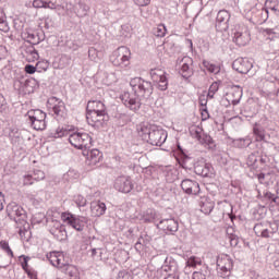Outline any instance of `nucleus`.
<instances>
[{
  "mask_svg": "<svg viewBox=\"0 0 279 279\" xmlns=\"http://www.w3.org/2000/svg\"><path fill=\"white\" fill-rule=\"evenodd\" d=\"M130 86L133 93L124 92L120 96V99L125 108L132 112H138L143 106V101H147L154 95V85L149 81L134 77L130 81Z\"/></svg>",
  "mask_w": 279,
  "mask_h": 279,
  "instance_id": "nucleus-1",
  "label": "nucleus"
},
{
  "mask_svg": "<svg viewBox=\"0 0 279 279\" xmlns=\"http://www.w3.org/2000/svg\"><path fill=\"white\" fill-rule=\"evenodd\" d=\"M69 136V143L75 149H90L93 144V137L88 133L74 132L64 128H58L54 132L50 133V138H64Z\"/></svg>",
  "mask_w": 279,
  "mask_h": 279,
  "instance_id": "nucleus-2",
  "label": "nucleus"
},
{
  "mask_svg": "<svg viewBox=\"0 0 279 279\" xmlns=\"http://www.w3.org/2000/svg\"><path fill=\"white\" fill-rule=\"evenodd\" d=\"M177 160L183 169L194 168V173H196V175H201L202 178H210V175H213V166L210 163H207L204 159L195 162L193 157L186 155L180 146Z\"/></svg>",
  "mask_w": 279,
  "mask_h": 279,
  "instance_id": "nucleus-3",
  "label": "nucleus"
},
{
  "mask_svg": "<svg viewBox=\"0 0 279 279\" xmlns=\"http://www.w3.org/2000/svg\"><path fill=\"white\" fill-rule=\"evenodd\" d=\"M137 132L138 136H141L143 141H147V143L155 147H162L167 142V131L160 126L143 124L137 128Z\"/></svg>",
  "mask_w": 279,
  "mask_h": 279,
  "instance_id": "nucleus-4",
  "label": "nucleus"
},
{
  "mask_svg": "<svg viewBox=\"0 0 279 279\" xmlns=\"http://www.w3.org/2000/svg\"><path fill=\"white\" fill-rule=\"evenodd\" d=\"M113 66H119L120 69H128L130 65V60H132V51L130 48L122 46L119 47L110 58Z\"/></svg>",
  "mask_w": 279,
  "mask_h": 279,
  "instance_id": "nucleus-5",
  "label": "nucleus"
},
{
  "mask_svg": "<svg viewBox=\"0 0 279 279\" xmlns=\"http://www.w3.org/2000/svg\"><path fill=\"white\" fill-rule=\"evenodd\" d=\"M26 117H28V123L33 130H36L37 132L46 130L47 129V113H45L40 109H33L29 110L26 113Z\"/></svg>",
  "mask_w": 279,
  "mask_h": 279,
  "instance_id": "nucleus-6",
  "label": "nucleus"
},
{
  "mask_svg": "<svg viewBox=\"0 0 279 279\" xmlns=\"http://www.w3.org/2000/svg\"><path fill=\"white\" fill-rule=\"evenodd\" d=\"M233 268L234 262L230 255L221 254L217 257V272L220 278H230Z\"/></svg>",
  "mask_w": 279,
  "mask_h": 279,
  "instance_id": "nucleus-7",
  "label": "nucleus"
},
{
  "mask_svg": "<svg viewBox=\"0 0 279 279\" xmlns=\"http://www.w3.org/2000/svg\"><path fill=\"white\" fill-rule=\"evenodd\" d=\"M7 214L10 219H13L17 226H25L27 223V213L23 207L16 203H10L7 206Z\"/></svg>",
  "mask_w": 279,
  "mask_h": 279,
  "instance_id": "nucleus-8",
  "label": "nucleus"
},
{
  "mask_svg": "<svg viewBox=\"0 0 279 279\" xmlns=\"http://www.w3.org/2000/svg\"><path fill=\"white\" fill-rule=\"evenodd\" d=\"M61 219L70 226V228H73V230H76V232H84V228H86V223H88V218L84 216H77L70 213H63L61 215Z\"/></svg>",
  "mask_w": 279,
  "mask_h": 279,
  "instance_id": "nucleus-9",
  "label": "nucleus"
},
{
  "mask_svg": "<svg viewBox=\"0 0 279 279\" xmlns=\"http://www.w3.org/2000/svg\"><path fill=\"white\" fill-rule=\"evenodd\" d=\"M86 120H87V123L93 128H97V129L104 128V125L108 123V111L98 112V113L87 112Z\"/></svg>",
  "mask_w": 279,
  "mask_h": 279,
  "instance_id": "nucleus-10",
  "label": "nucleus"
},
{
  "mask_svg": "<svg viewBox=\"0 0 279 279\" xmlns=\"http://www.w3.org/2000/svg\"><path fill=\"white\" fill-rule=\"evenodd\" d=\"M161 269L166 272L170 271V274L165 277V279H180V275L178 274V262L173 259V257H166Z\"/></svg>",
  "mask_w": 279,
  "mask_h": 279,
  "instance_id": "nucleus-11",
  "label": "nucleus"
},
{
  "mask_svg": "<svg viewBox=\"0 0 279 279\" xmlns=\"http://www.w3.org/2000/svg\"><path fill=\"white\" fill-rule=\"evenodd\" d=\"M179 73L184 80L193 77V59L191 57H183L179 63Z\"/></svg>",
  "mask_w": 279,
  "mask_h": 279,
  "instance_id": "nucleus-12",
  "label": "nucleus"
},
{
  "mask_svg": "<svg viewBox=\"0 0 279 279\" xmlns=\"http://www.w3.org/2000/svg\"><path fill=\"white\" fill-rule=\"evenodd\" d=\"M230 12L228 10H220L216 17L217 32H228L230 27Z\"/></svg>",
  "mask_w": 279,
  "mask_h": 279,
  "instance_id": "nucleus-13",
  "label": "nucleus"
},
{
  "mask_svg": "<svg viewBox=\"0 0 279 279\" xmlns=\"http://www.w3.org/2000/svg\"><path fill=\"white\" fill-rule=\"evenodd\" d=\"M48 104L49 106H52V112L56 117H59L60 119H64V117H66V106L60 98L51 97L48 99Z\"/></svg>",
  "mask_w": 279,
  "mask_h": 279,
  "instance_id": "nucleus-14",
  "label": "nucleus"
},
{
  "mask_svg": "<svg viewBox=\"0 0 279 279\" xmlns=\"http://www.w3.org/2000/svg\"><path fill=\"white\" fill-rule=\"evenodd\" d=\"M114 189L120 193H131L134 189V183L130 177H119L116 179Z\"/></svg>",
  "mask_w": 279,
  "mask_h": 279,
  "instance_id": "nucleus-15",
  "label": "nucleus"
},
{
  "mask_svg": "<svg viewBox=\"0 0 279 279\" xmlns=\"http://www.w3.org/2000/svg\"><path fill=\"white\" fill-rule=\"evenodd\" d=\"M252 66H254V64L245 58H238L232 63L234 71L242 75L250 73V71H252Z\"/></svg>",
  "mask_w": 279,
  "mask_h": 279,
  "instance_id": "nucleus-16",
  "label": "nucleus"
},
{
  "mask_svg": "<svg viewBox=\"0 0 279 279\" xmlns=\"http://www.w3.org/2000/svg\"><path fill=\"white\" fill-rule=\"evenodd\" d=\"M233 43H235L238 47H245V45L250 43V32L246 27L239 28L233 33Z\"/></svg>",
  "mask_w": 279,
  "mask_h": 279,
  "instance_id": "nucleus-17",
  "label": "nucleus"
},
{
  "mask_svg": "<svg viewBox=\"0 0 279 279\" xmlns=\"http://www.w3.org/2000/svg\"><path fill=\"white\" fill-rule=\"evenodd\" d=\"M243 97V88L239 85H233L229 93H227V101L232 106H239Z\"/></svg>",
  "mask_w": 279,
  "mask_h": 279,
  "instance_id": "nucleus-18",
  "label": "nucleus"
},
{
  "mask_svg": "<svg viewBox=\"0 0 279 279\" xmlns=\"http://www.w3.org/2000/svg\"><path fill=\"white\" fill-rule=\"evenodd\" d=\"M22 56L26 58L28 62H36L40 56L38 54V50L34 48L32 44H24L21 48Z\"/></svg>",
  "mask_w": 279,
  "mask_h": 279,
  "instance_id": "nucleus-19",
  "label": "nucleus"
},
{
  "mask_svg": "<svg viewBox=\"0 0 279 279\" xmlns=\"http://www.w3.org/2000/svg\"><path fill=\"white\" fill-rule=\"evenodd\" d=\"M181 189L187 195H197L199 193V183L191 179H185L181 182Z\"/></svg>",
  "mask_w": 279,
  "mask_h": 279,
  "instance_id": "nucleus-20",
  "label": "nucleus"
},
{
  "mask_svg": "<svg viewBox=\"0 0 279 279\" xmlns=\"http://www.w3.org/2000/svg\"><path fill=\"white\" fill-rule=\"evenodd\" d=\"M53 226L50 228V234H53L57 241H64L66 239V229L60 221L52 222Z\"/></svg>",
  "mask_w": 279,
  "mask_h": 279,
  "instance_id": "nucleus-21",
  "label": "nucleus"
},
{
  "mask_svg": "<svg viewBox=\"0 0 279 279\" xmlns=\"http://www.w3.org/2000/svg\"><path fill=\"white\" fill-rule=\"evenodd\" d=\"M201 213L204 215H210L215 210V201H211L208 196H202L198 201Z\"/></svg>",
  "mask_w": 279,
  "mask_h": 279,
  "instance_id": "nucleus-22",
  "label": "nucleus"
},
{
  "mask_svg": "<svg viewBox=\"0 0 279 279\" xmlns=\"http://www.w3.org/2000/svg\"><path fill=\"white\" fill-rule=\"evenodd\" d=\"M158 228L163 232H178V222L173 218H167L159 221Z\"/></svg>",
  "mask_w": 279,
  "mask_h": 279,
  "instance_id": "nucleus-23",
  "label": "nucleus"
},
{
  "mask_svg": "<svg viewBox=\"0 0 279 279\" xmlns=\"http://www.w3.org/2000/svg\"><path fill=\"white\" fill-rule=\"evenodd\" d=\"M263 34L265 36V43L267 45H270V47H272V49L276 48V45H278L279 43V36L276 33V31H274V28H266L263 31Z\"/></svg>",
  "mask_w": 279,
  "mask_h": 279,
  "instance_id": "nucleus-24",
  "label": "nucleus"
},
{
  "mask_svg": "<svg viewBox=\"0 0 279 279\" xmlns=\"http://www.w3.org/2000/svg\"><path fill=\"white\" fill-rule=\"evenodd\" d=\"M86 110L87 112H95V113L108 112L106 110V105L101 100H89L87 102Z\"/></svg>",
  "mask_w": 279,
  "mask_h": 279,
  "instance_id": "nucleus-25",
  "label": "nucleus"
},
{
  "mask_svg": "<svg viewBox=\"0 0 279 279\" xmlns=\"http://www.w3.org/2000/svg\"><path fill=\"white\" fill-rule=\"evenodd\" d=\"M253 19H255L256 23H258L259 25L266 23V21L269 19V11L267 10V7H264L259 10L254 9Z\"/></svg>",
  "mask_w": 279,
  "mask_h": 279,
  "instance_id": "nucleus-26",
  "label": "nucleus"
},
{
  "mask_svg": "<svg viewBox=\"0 0 279 279\" xmlns=\"http://www.w3.org/2000/svg\"><path fill=\"white\" fill-rule=\"evenodd\" d=\"M90 210L93 217H101L102 215H106V203H101L100 201L93 202L90 204Z\"/></svg>",
  "mask_w": 279,
  "mask_h": 279,
  "instance_id": "nucleus-27",
  "label": "nucleus"
},
{
  "mask_svg": "<svg viewBox=\"0 0 279 279\" xmlns=\"http://www.w3.org/2000/svg\"><path fill=\"white\" fill-rule=\"evenodd\" d=\"M101 151L99 149H92L89 153H87V159L86 162L90 167H95V165H99L101 162Z\"/></svg>",
  "mask_w": 279,
  "mask_h": 279,
  "instance_id": "nucleus-28",
  "label": "nucleus"
},
{
  "mask_svg": "<svg viewBox=\"0 0 279 279\" xmlns=\"http://www.w3.org/2000/svg\"><path fill=\"white\" fill-rule=\"evenodd\" d=\"M22 37L28 43V45H38L40 43V37H38L34 32H24Z\"/></svg>",
  "mask_w": 279,
  "mask_h": 279,
  "instance_id": "nucleus-29",
  "label": "nucleus"
},
{
  "mask_svg": "<svg viewBox=\"0 0 279 279\" xmlns=\"http://www.w3.org/2000/svg\"><path fill=\"white\" fill-rule=\"evenodd\" d=\"M264 5L268 12H274L276 16H279V0H266Z\"/></svg>",
  "mask_w": 279,
  "mask_h": 279,
  "instance_id": "nucleus-30",
  "label": "nucleus"
},
{
  "mask_svg": "<svg viewBox=\"0 0 279 279\" xmlns=\"http://www.w3.org/2000/svg\"><path fill=\"white\" fill-rule=\"evenodd\" d=\"M90 10V7H88L84 2H78L76 5V16L80 19H84V16H88V11Z\"/></svg>",
  "mask_w": 279,
  "mask_h": 279,
  "instance_id": "nucleus-31",
  "label": "nucleus"
},
{
  "mask_svg": "<svg viewBox=\"0 0 279 279\" xmlns=\"http://www.w3.org/2000/svg\"><path fill=\"white\" fill-rule=\"evenodd\" d=\"M142 219L145 223H151L156 219V210L151 208L146 209L143 213Z\"/></svg>",
  "mask_w": 279,
  "mask_h": 279,
  "instance_id": "nucleus-32",
  "label": "nucleus"
},
{
  "mask_svg": "<svg viewBox=\"0 0 279 279\" xmlns=\"http://www.w3.org/2000/svg\"><path fill=\"white\" fill-rule=\"evenodd\" d=\"M46 258L49 260L52 267H56V265L60 263V258H62V253L50 252L46 255Z\"/></svg>",
  "mask_w": 279,
  "mask_h": 279,
  "instance_id": "nucleus-33",
  "label": "nucleus"
},
{
  "mask_svg": "<svg viewBox=\"0 0 279 279\" xmlns=\"http://www.w3.org/2000/svg\"><path fill=\"white\" fill-rule=\"evenodd\" d=\"M203 66L209 71V73H214V75H219L221 73V66L217 64H213L209 61L204 60Z\"/></svg>",
  "mask_w": 279,
  "mask_h": 279,
  "instance_id": "nucleus-34",
  "label": "nucleus"
},
{
  "mask_svg": "<svg viewBox=\"0 0 279 279\" xmlns=\"http://www.w3.org/2000/svg\"><path fill=\"white\" fill-rule=\"evenodd\" d=\"M233 145L234 147H239L240 149H243L252 145V140L250 137L238 138L233 141Z\"/></svg>",
  "mask_w": 279,
  "mask_h": 279,
  "instance_id": "nucleus-35",
  "label": "nucleus"
},
{
  "mask_svg": "<svg viewBox=\"0 0 279 279\" xmlns=\"http://www.w3.org/2000/svg\"><path fill=\"white\" fill-rule=\"evenodd\" d=\"M80 178V172L75 169H70L66 173L63 174V180L65 182H73V180H77Z\"/></svg>",
  "mask_w": 279,
  "mask_h": 279,
  "instance_id": "nucleus-36",
  "label": "nucleus"
},
{
  "mask_svg": "<svg viewBox=\"0 0 279 279\" xmlns=\"http://www.w3.org/2000/svg\"><path fill=\"white\" fill-rule=\"evenodd\" d=\"M190 134H191V137L192 138H196L198 142L199 140L202 138L203 134H204V129L195 125V126H192L190 129Z\"/></svg>",
  "mask_w": 279,
  "mask_h": 279,
  "instance_id": "nucleus-37",
  "label": "nucleus"
},
{
  "mask_svg": "<svg viewBox=\"0 0 279 279\" xmlns=\"http://www.w3.org/2000/svg\"><path fill=\"white\" fill-rule=\"evenodd\" d=\"M267 226H269V221H263V222L256 223L254 227V232L256 236H260L267 229Z\"/></svg>",
  "mask_w": 279,
  "mask_h": 279,
  "instance_id": "nucleus-38",
  "label": "nucleus"
},
{
  "mask_svg": "<svg viewBox=\"0 0 279 279\" xmlns=\"http://www.w3.org/2000/svg\"><path fill=\"white\" fill-rule=\"evenodd\" d=\"M165 76H166L165 70H162V69L150 70V77H151L153 82H158V80H161Z\"/></svg>",
  "mask_w": 279,
  "mask_h": 279,
  "instance_id": "nucleus-39",
  "label": "nucleus"
},
{
  "mask_svg": "<svg viewBox=\"0 0 279 279\" xmlns=\"http://www.w3.org/2000/svg\"><path fill=\"white\" fill-rule=\"evenodd\" d=\"M253 134L256 136V141H265V130L260 126L253 128Z\"/></svg>",
  "mask_w": 279,
  "mask_h": 279,
  "instance_id": "nucleus-40",
  "label": "nucleus"
},
{
  "mask_svg": "<svg viewBox=\"0 0 279 279\" xmlns=\"http://www.w3.org/2000/svg\"><path fill=\"white\" fill-rule=\"evenodd\" d=\"M153 33H154V36H157V38H162L165 37V34H167V27L160 24L153 29Z\"/></svg>",
  "mask_w": 279,
  "mask_h": 279,
  "instance_id": "nucleus-41",
  "label": "nucleus"
},
{
  "mask_svg": "<svg viewBox=\"0 0 279 279\" xmlns=\"http://www.w3.org/2000/svg\"><path fill=\"white\" fill-rule=\"evenodd\" d=\"M155 82L157 84L158 90H167V88H169V81H167V76H163Z\"/></svg>",
  "mask_w": 279,
  "mask_h": 279,
  "instance_id": "nucleus-42",
  "label": "nucleus"
},
{
  "mask_svg": "<svg viewBox=\"0 0 279 279\" xmlns=\"http://www.w3.org/2000/svg\"><path fill=\"white\" fill-rule=\"evenodd\" d=\"M10 26H8V21L5 20V14L0 11V32H9Z\"/></svg>",
  "mask_w": 279,
  "mask_h": 279,
  "instance_id": "nucleus-43",
  "label": "nucleus"
},
{
  "mask_svg": "<svg viewBox=\"0 0 279 279\" xmlns=\"http://www.w3.org/2000/svg\"><path fill=\"white\" fill-rule=\"evenodd\" d=\"M197 265H202V258L196 257V256H191L186 260V267H197Z\"/></svg>",
  "mask_w": 279,
  "mask_h": 279,
  "instance_id": "nucleus-44",
  "label": "nucleus"
},
{
  "mask_svg": "<svg viewBox=\"0 0 279 279\" xmlns=\"http://www.w3.org/2000/svg\"><path fill=\"white\" fill-rule=\"evenodd\" d=\"M0 247L8 254L11 258H14V252L10 248V244L7 241H0Z\"/></svg>",
  "mask_w": 279,
  "mask_h": 279,
  "instance_id": "nucleus-45",
  "label": "nucleus"
},
{
  "mask_svg": "<svg viewBox=\"0 0 279 279\" xmlns=\"http://www.w3.org/2000/svg\"><path fill=\"white\" fill-rule=\"evenodd\" d=\"M217 90H219V82H214L209 86V90H208L207 97H209V99H213L215 97V93H217Z\"/></svg>",
  "mask_w": 279,
  "mask_h": 279,
  "instance_id": "nucleus-46",
  "label": "nucleus"
},
{
  "mask_svg": "<svg viewBox=\"0 0 279 279\" xmlns=\"http://www.w3.org/2000/svg\"><path fill=\"white\" fill-rule=\"evenodd\" d=\"M22 182H23V186H32V184H34V182L36 181L33 174H24Z\"/></svg>",
  "mask_w": 279,
  "mask_h": 279,
  "instance_id": "nucleus-47",
  "label": "nucleus"
},
{
  "mask_svg": "<svg viewBox=\"0 0 279 279\" xmlns=\"http://www.w3.org/2000/svg\"><path fill=\"white\" fill-rule=\"evenodd\" d=\"M198 143H201V145H213L215 142L213 141V137H210V135L203 134L201 136V140H198Z\"/></svg>",
  "mask_w": 279,
  "mask_h": 279,
  "instance_id": "nucleus-48",
  "label": "nucleus"
},
{
  "mask_svg": "<svg viewBox=\"0 0 279 279\" xmlns=\"http://www.w3.org/2000/svg\"><path fill=\"white\" fill-rule=\"evenodd\" d=\"M74 202L78 208H84L86 206V198L82 195L74 196Z\"/></svg>",
  "mask_w": 279,
  "mask_h": 279,
  "instance_id": "nucleus-49",
  "label": "nucleus"
},
{
  "mask_svg": "<svg viewBox=\"0 0 279 279\" xmlns=\"http://www.w3.org/2000/svg\"><path fill=\"white\" fill-rule=\"evenodd\" d=\"M35 182H40V180H45V172L41 170H34L32 173Z\"/></svg>",
  "mask_w": 279,
  "mask_h": 279,
  "instance_id": "nucleus-50",
  "label": "nucleus"
},
{
  "mask_svg": "<svg viewBox=\"0 0 279 279\" xmlns=\"http://www.w3.org/2000/svg\"><path fill=\"white\" fill-rule=\"evenodd\" d=\"M99 52L95 48H89L88 50V57L93 62H97V59L99 58Z\"/></svg>",
  "mask_w": 279,
  "mask_h": 279,
  "instance_id": "nucleus-51",
  "label": "nucleus"
},
{
  "mask_svg": "<svg viewBox=\"0 0 279 279\" xmlns=\"http://www.w3.org/2000/svg\"><path fill=\"white\" fill-rule=\"evenodd\" d=\"M198 101H199V106L202 107L203 112H208V110H206V106L208 104V98L205 95H203V96H199Z\"/></svg>",
  "mask_w": 279,
  "mask_h": 279,
  "instance_id": "nucleus-52",
  "label": "nucleus"
},
{
  "mask_svg": "<svg viewBox=\"0 0 279 279\" xmlns=\"http://www.w3.org/2000/svg\"><path fill=\"white\" fill-rule=\"evenodd\" d=\"M132 275L128 270H120L116 277V279H131Z\"/></svg>",
  "mask_w": 279,
  "mask_h": 279,
  "instance_id": "nucleus-53",
  "label": "nucleus"
},
{
  "mask_svg": "<svg viewBox=\"0 0 279 279\" xmlns=\"http://www.w3.org/2000/svg\"><path fill=\"white\" fill-rule=\"evenodd\" d=\"M69 266V264L66 263V260H64V255L61 254V258L59 262H57L56 266L58 269H66V267Z\"/></svg>",
  "mask_w": 279,
  "mask_h": 279,
  "instance_id": "nucleus-54",
  "label": "nucleus"
},
{
  "mask_svg": "<svg viewBox=\"0 0 279 279\" xmlns=\"http://www.w3.org/2000/svg\"><path fill=\"white\" fill-rule=\"evenodd\" d=\"M20 84V88H22L23 90H25V93H29V84H32V81L29 80H23V81H19Z\"/></svg>",
  "mask_w": 279,
  "mask_h": 279,
  "instance_id": "nucleus-55",
  "label": "nucleus"
},
{
  "mask_svg": "<svg viewBox=\"0 0 279 279\" xmlns=\"http://www.w3.org/2000/svg\"><path fill=\"white\" fill-rule=\"evenodd\" d=\"M21 259H23V262H22V269H24V271H27L28 269H27V267H28V263H29V260H31V257L29 256H25V255H22V256H20V260Z\"/></svg>",
  "mask_w": 279,
  "mask_h": 279,
  "instance_id": "nucleus-56",
  "label": "nucleus"
},
{
  "mask_svg": "<svg viewBox=\"0 0 279 279\" xmlns=\"http://www.w3.org/2000/svg\"><path fill=\"white\" fill-rule=\"evenodd\" d=\"M37 69L40 71H47L49 69V63L47 61H39L37 63Z\"/></svg>",
  "mask_w": 279,
  "mask_h": 279,
  "instance_id": "nucleus-57",
  "label": "nucleus"
},
{
  "mask_svg": "<svg viewBox=\"0 0 279 279\" xmlns=\"http://www.w3.org/2000/svg\"><path fill=\"white\" fill-rule=\"evenodd\" d=\"M259 236H262V239H271V236H274V233L270 231L269 227H266V229H264V232Z\"/></svg>",
  "mask_w": 279,
  "mask_h": 279,
  "instance_id": "nucleus-58",
  "label": "nucleus"
},
{
  "mask_svg": "<svg viewBox=\"0 0 279 279\" xmlns=\"http://www.w3.org/2000/svg\"><path fill=\"white\" fill-rule=\"evenodd\" d=\"M56 2H51V1H44V9L45 10H56Z\"/></svg>",
  "mask_w": 279,
  "mask_h": 279,
  "instance_id": "nucleus-59",
  "label": "nucleus"
},
{
  "mask_svg": "<svg viewBox=\"0 0 279 279\" xmlns=\"http://www.w3.org/2000/svg\"><path fill=\"white\" fill-rule=\"evenodd\" d=\"M136 5H140V8H145L146 5H149L151 3V0H134Z\"/></svg>",
  "mask_w": 279,
  "mask_h": 279,
  "instance_id": "nucleus-60",
  "label": "nucleus"
},
{
  "mask_svg": "<svg viewBox=\"0 0 279 279\" xmlns=\"http://www.w3.org/2000/svg\"><path fill=\"white\" fill-rule=\"evenodd\" d=\"M36 66L32 65V64H27L25 66V72L28 73V75H34V73H36Z\"/></svg>",
  "mask_w": 279,
  "mask_h": 279,
  "instance_id": "nucleus-61",
  "label": "nucleus"
},
{
  "mask_svg": "<svg viewBox=\"0 0 279 279\" xmlns=\"http://www.w3.org/2000/svg\"><path fill=\"white\" fill-rule=\"evenodd\" d=\"M267 228L271 231L272 234H276L278 232V225L271 223L268 221Z\"/></svg>",
  "mask_w": 279,
  "mask_h": 279,
  "instance_id": "nucleus-62",
  "label": "nucleus"
},
{
  "mask_svg": "<svg viewBox=\"0 0 279 279\" xmlns=\"http://www.w3.org/2000/svg\"><path fill=\"white\" fill-rule=\"evenodd\" d=\"M33 8H45V1L43 0H34Z\"/></svg>",
  "mask_w": 279,
  "mask_h": 279,
  "instance_id": "nucleus-63",
  "label": "nucleus"
},
{
  "mask_svg": "<svg viewBox=\"0 0 279 279\" xmlns=\"http://www.w3.org/2000/svg\"><path fill=\"white\" fill-rule=\"evenodd\" d=\"M193 279H206V275H204L203 272H199V271H195L193 274Z\"/></svg>",
  "mask_w": 279,
  "mask_h": 279,
  "instance_id": "nucleus-64",
  "label": "nucleus"
}]
</instances>
